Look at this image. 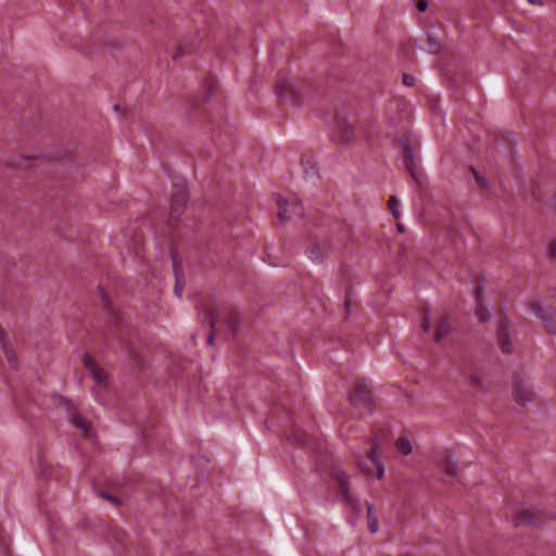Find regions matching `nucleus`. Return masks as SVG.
<instances>
[{
	"label": "nucleus",
	"mask_w": 556,
	"mask_h": 556,
	"mask_svg": "<svg viewBox=\"0 0 556 556\" xmlns=\"http://www.w3.org/2000/svg\"><path fill=\"white\" fill-rule=\"evenodd\" d=\"M476 181H477V184H478V185H480V186H483V184H484V179H483V178H481V177H479V176H476Z\"/></svg>",
	"instance_id": "nucleus-29"
},
{
	"label": "nucleus",
	"mask_w": 556,
	"mask_h": 556,
	"mask_svg": "<svg viewBox=\"0 0 556 556\" xmlns=\"http://www.w3.org/2000/svg\"><path fill=\"white\" fill-rule=\"evenodd\" d=\"M396 448L403 455H409L412 453V451H413L412 443H410V441L407 438H400L396 441Z\"/></svg>",
	"instance_id": "nucleus-19"
},
{
	"label": "nucleus",
	"mask_w": 556,
	"mask_h": 556,
	"mask_svg": "<svg viewBox=\"0 0 556 556\" xmlns=\"http://www.w3.org/2000/svg\"><path fill=\"white\" fill-rule=\"evenodd\" d=\"M0 342H1L2 350L7 356L8 362L11 364L12 367H16L17 361H16L14 351L10 348L9 343L2 336H0Z\"/></svg>",
	"instance_id": "nucleus-16"
},
{
	"label": "nucleus",
	"mask_w": 556,
	"mask_h": 556,
	"mask_svg": "<svg viewBox=\"0 0 556 556\" xmlns=\"http://www.w3.org/2000/svg\"><path fill=\"white\" fill-rule=\"evenodd\" d=\"M513 522L515 523V526L519 527L525 522H532V518L528 511H522L518 514L516 517H514Z\"/></svg>",
	"instance_id": "nucleus-24"
},
{
	"label": "nucleus",
	"mask_w": 556,
	"mask_h": 556,
	"mask_svg": "<svg viewBox=\"0 0 556 556\" xmlns=\"http://www.w3.org/2000/svg\"><path fill=\"white\" fill-rule=\"evenodd\" d=\"M404 166L409 173L413 178H416V162H415V152L413 149H410L407 144H404V159H403Z\"/></svg>",
	"instance_id": "nucleus-12"
},
{
	"label": "nucleus",
	"mask_w": 556,
	"mask_h": 556,
	"mask_svg": "<svg viewBox=\"0 0 556 556\" xmlns=\"http://www.w3.org/2000/svg\"><path fill=\"white\" fill-rule=\"evenodd\" d=\"M56 401L58 404L66 410L68 419L73 426L77 428L84 435L89 437V433L91 432V426L76 412L71 400L63 396H56Z\"/></svg>",
	"instance_id": "nucleus-3"
},
{
	"label": "nucleus",
	"mask_w": 556,
	"mask_h": 556,
	"mask_svg": "<svg viewBox=\"0 0 556 556\" xmlns=\"http://www.w3.org/2000/svg\"><path fill=\"white\" fill-rule=\"evenodd\" d=\"M429 40L431 41L430 51L433 53L437 52L439 50V45L435 43L434 38L431 35H429Z\"/></svg>",
	"instance_id": "nucleus-27"
},
{
	"label": "nucleus",
	"mask_w": 556,
	"mask_h": 556,
	"mask_svg": "<svg viewBox=\"0 0 556 556\" xmlns=\"http://www.w3.org/2000/svg\"><path fill=\"white\" fill-rule=\"evenodd\" d=\"M470 383L475 388H481L482 387V377L480 374H472L470 375Z\"/></svg>",
	"instance_id": "nucleus-25"
},
{
	"label": "nucleus",
	"mask_w": 556,
	"mask_h": 556,
	"mask_svg": "<svg viewBox=\"0 0 556 556\" xmlns=\"http://www.w3.org/2000/svg\"><path fill=\"white\" fill-rule=\"evenodd\" d=\"M109 501L113 502V503H117V500L113 496H109V495H104Z\"/></svg>",
	"instance_id": "nucleus-30"
},
{
	"label": "nucleus",
	"mask_w": 556,
	"mask_h": 556,
	"mask_svg": "<svg viewBox=\"0 0 556 556\" xmlns=\"http://www.w3.org/2000/svg\"><path fill=\"white\" fill-rule=\"evenodd\" d=\"M353 406L364 408V412L370 409L372 404V392L367 382H357L350 395Z\"/></svg>",
	"instance_id": "nucleus-4"
},
{
	"label": "nucleus",
	"mask_w": 556,
	"mask_h": 556,
	"mask_svg": "<svg viewBox=\"0 0 556 556\" xmlns=\"http://www.w3.org/2000/svg\"><path fill=\"white\" fill-rule=\"evenodd\" d=\"M174 273H175V277H176V285H175V288H174V292H175V294L178 298H181L182 291H184V286L180 282V276H182V271L179 268V266L176 263V261H174Z\"/></svg>",
	"instance_id": "nucleus-18"
},
{
	"label": "nucleus",
	"mask_w": 556,
	"mask_h": 556,
	"mask_svg": "<svg viewBox=\"0 0 556 556\" xmlns=\"http://www.w3.org/2000/svg\"><path fill=\"white\" fill-rule=\"evenodd\" d=\"M362 470H363L364 472L369 473V469H367V468L362 467Z\"/></svg>",
	"instance_id": "nucleus-35"
},
{
	"label": "nucleus",
	"mask_w": 556,
	"mask_h": 556,
	"mask_svg": "<svg viewBox=\"0 0 556 556\" xmlns=\"http://www.w3.org/2000/svg\"><path fill=\"white\" fill-rule=\"evenodd\" d=\"M435 462L447 476L456 477L458 471V465L456 462L455 454L452 451L444 450L438 453Z\"/></svg>",
	"instance_id": "nucleus-7"
},
{
	"label": "nucleus",
	"mask_w": 556,
	"mask_h": 556,
	"mask_svg": "<svg viewBox=\"0 0 556 556\" xmlns=\"http://www.w3.org/2000/svg\"><path fill=\"white\" fill-rule=\"evenodd\" d=\"M528 2L531 4H540L541 3L540 0H528Z\"/></svg>",
	"instance_id": "nucleus-31"
},
{
	"label": "nucleus",
	"mask_w": 556,
	"mask_h": 556,
	"mask_svg": "<svg viewBox=\"0 0 556 556\" xmlns=\"http://www.w3.org/2000/svg\"><path fill=\"white\" fill-rule=\"evenodd\" d=\"M278 217L285 223L291 220L294 217H301L304 213L303 205L295 199L287 200L283 198H277Z\"/></svg>",
	"instance_id": "nucleus-5"
},
{
	"label": "nucleus",
	"mask_w": 556,
	"mask_h": 556,
	"mask_svg": "<svg viewBox=\"0 0 556 556\" xmlns=\"http://www.w3.org/2000/svg\"><path fill=\"white\" fill-rule=\"evenodd\" d=\"M182 53H184V52H182V50H181V49H179L178 53L174 55V59H177V56H178L179 54H182Z\"/></svg>",
	"instance_id": "nucleus-34"
},
{
	"label": "nucleus",
	"mask_w": 556,
	"mask_h": 556,
	"mask_svg": "<svg viewBox=\"0 0 556 556\" xmlns=\"http://www.w3.org/2000/svg\"><path fill=\"white\" fill-rule=\"evenodd\" d=\"M428 8V1L427 0H418L417 2V10L419 12H425Z\"/></svg>",
	"instance_id": "nucleus-26"
},
{
	"label": "nucleus",
	"mask_w": 556,
	"mask_h": 556,
	"mask_svg": "<svg viewBox=\"0 0 556 556\" xmlns=\"http://www.w3.org/2000/svg\"><path fill=\"white\" fill-rule=\"evenodd\" d=\"M188 202V193L185 188H177L170 200V218L177 219L184 212Z\"/></svg>",
	"instance_id": "nucleus-8"
},
{
	"label": "nucleus",
	"mask_w": 556,
	"mask_h": 556,
	"mask_svg": "<svg viewBox=\"0 0 556 556\" xmlns=\"http://www.w3.org/2000/svg\"><path fill=\"white\" fill-rule=\"evenodd\" d=\"M477 316L481 321H485L491 317V313L488 308H484L477 296Z\"/></svg>",
	"instance_id": "nucleus-23"
},
{
	"label": "nucleus",
	"mask_w": 556,
	"mask_h": 556,
	"mask_svg": "<svg viewBox=\"0 0 556 556\" xmlns=\"http://www.w3.org/2000/svg\"><path fill=\"white\" fill-rule=\"evenodd\" d=\"M338 480H339L340 491H341L344 500L350 505L355 506V502L349 492V477L344 472H339Z\"/></svg>",
	"instance_id": "nucleus-15"
},
{
	"label": "nucleus",
	"mask_w": 556,
	"mask_h": 556,
	"mask_svg": "<svg viewBox=\"0 0 556 556\" xmlns=\"http://www.w3.org/2000/svg\"><path fill=\"white\" fill-rule=\"evenodd\" d=\"M497 341L500 344L501 350L504 353H510L513 351V343L510 341L507 328L504 326H501L497 331Z\"/></svg>",
	"instance_id": "nucleus-13"
},
{
	"label": "nucleus",
	"mask_w": 556,
	"mask_h": 556,
	"mask_svg": "<svg viewBox=\"0 0 556 556\" xmlns=\"http://www.w3.org/2000/svg\"><path fill=\"white\" fill-rule=\"evenodd\" d=\"M368 458L370 459V462L377 469V473H376L377 479H379V480L382 479V477L384 475V465L382 464V462L380 459V454L376 446L371 447L369 450Z\"/></svg>",
	"instance_id": "nucleus-14"
},
{
	"label": "nucleus",
	"mask_w": 556,
	"mask_h": 556,
	"mask_svg": "<svg viewBox=\"0 0 556 556\" xmlns=\"http://www.w3.org/2000/svg\"><path fill=\"white\" fill-rule=\"evenodd\" d=\"M451 330L450 324L446 318L442 319L439 326L435 329L434 338L435 341H440L444 338Z\"/></svg>",
	"instance_id": "nucleus-17"
},
{
	"label": "nucleus",
	"mask_w": 556,
	"mask_h": 556,
	"mask_svg": "<svg viewBox=\"0 0 556 556\" xmlns=\"http://www.w3.org/2000/svg\"><path fill=\"white\" fill-rule=\"evenodd\" d=\"M307 256L315 263L323 262L327 255V244L326 243H313L307 249Z\"/></svg>",
	"instance_id": "nucleus-11"
},
{
	"label": "nucleus",
	"mask_w": 556,
	"mask_h": 556,
	"mask_svg": "<svg viewBox=\"0 0 556 556\" xmlns=\"http://www.w3.org/2000/svg\"><path fill=\"white\" fill-rule=\"evenodd\" d=\"M400 205H401V201L397 197L392 195L389 199L388 206L395 219H399L401 216Z\"/></svg>",
	"instance_id": "nucleus-21"
},
{
	"label": "nucleus",
	"mask_w": 556,
	"mask_h": 556,
	"mask_svg": "<svg viewBox=\"0 0 556 556\" xmlns=\"http://www.w3.org/2000/svg\"><path fill=\"white\" fill-rule=\"evenodd\" d=\"M421 327H422L424 331H428L430 328V321H429V318L427 315L424 318V323H422Z\"/></svg>",
	"instance_id": "nucleus-28"
},
{
	"label": "nucleus",
	"mask_w": 556,
	"mask_h": 556,
	"mask_svg": "<svg viewBox=\"0 0 556 556\" xmlns=\"http://www.w3.org/2000/svg\"><path fill=\"white\" fill-rule=\"evenodd\" d=\"M203 318L208 323L211 332L207 336V344H213L214 336L219 329V324L223 323L231 333H236L239 327V316L232 314L225 307H214L204 312Z\"/></svg>",
	"instance_id": "nucleus-1"
},
{
	"label": "nucleus",
	"mask_w": 556,
	"mask_h": 556,
	"mask_svg": "<svg viewBox=\"0 0 556 556\" xmlns=\"http://www.w3.org/2000/svg\"><path fill=\"white\" fill-rule=\"evenodd\" d=\"M100 293H101V296L103 298V300L106 301V294L104 293V291L100 290Z\"/></svg>",
	"instance_id": "nucleus-33"
},
{
	"label": "nucleus",
	"mask_w": 556,
	"mask_h": 556,
	"mask_svg": "<svg viewBox=\"0 0 556 556\" xmlns=\"http://www.w3.org/2000/svg\"><path fill=\"white\" fill-rule=\"evenodd\" d=\"M84 365H85L86 369L89 371V374L91 375V377L94 380V382L97 383V386L99 388L104 387L106 378H108L106 372L97 365V363L93 361V358L90 355L84 356Z\"/></svg>",
	"instance_id": "nucleus-9"
},
{
	"label": "nucleus",
	"mask_w": 556,
	"mask_h": 556,
	"mask_svg": "<svg viewBox=\"0 0 556 556\" xmlns=\"http://www.w3.org/2000/svg\"><path fill=\"white\" fill-rule=\"evenodd\" d=\"M367 515H368V528L370 532H377L378 519L374 516V506L370 503H366Z\"/></svg>",
	"instance_id": "nucleus-20"
},
{
	"label": "nucleus",
	"mask_w": 556,
	"mask_h": 556,
	"mask_svg": "<svg viewBox=\"0 0 556 556\" xmlns=\"http://www.w3.org/2000/svg\"><path fill=\"white\" fill-rule=\"evenodd\" d=\"M532 309L536 312L538 315H541L544 323H545V327L546 329L549 331V332H555V329L553 328L552 326V321H551V318L547 317L543 311H542V306L540 303H534L532 304Z\"/></svg>",
	"instance_id": "nucleus-22"
},
{
	"label": "nucleus",
	"mask_w": 556,
	"mask_h": 556,
	"mask_svg": "<svg viewBox=\"0 0 556 556\" xmlns=\"http://www.w3.org/2000/svg\"><path fill=\"white\" fill-rule=\"evenodd\" d=\"M275 92L281 102L295 104L300 100L299 88L292 79L285 73H279L276 77Z\"/></svg>",
	"instance_id": "nucleus-2"
},
{
	"label": "nucleus",
	"mask_w": 556,
	"mask_h": 556,
	"mask_svg": "<svg viewBox=\"0 0 556 556\" xmlns=\"http://www.w3.org/2000/svg\"><path fill=\"white\" fill-rule=\"evenodd\" d=\"M513 394L517 404L526 405L532 400L531 390L520 380H515L513 384Z\"/></svg>",
	"instance_id": "nucleus-10"
},
{
	"label": "nucleus",
	"mask_w": 556,
	"mask_h": 556,
	"mask_svg": "<svg viewBox=\"0 0 556 556\" xmlns=\"http://www.w3.org/2000/svg\"><path fill=\"white\" fill-rule=\"evenodd\" d=\"M404 83H405L406 85H412V83L409 81V79H408V77H407V76H405V77H404Z\"/></svg>",
	"instance_id": "nucleus-32"
},
{
	"label": "nucleus",
	"mask_w": 556,
	"mask_h": 556,
	"mask_svg": "<svg viewBox=\"0 0 556 556\" xmlns=\"http://www.w3.org/2000/svg\"><path fill=\"white\" fill-rule=\"evenodd\" d=\"M355 132L353 126L343 116L337 117L334 141L340 146H349L353 142Z\"/></svg>",
	"instance_id": "nucleus-6"
}]
</instances>
